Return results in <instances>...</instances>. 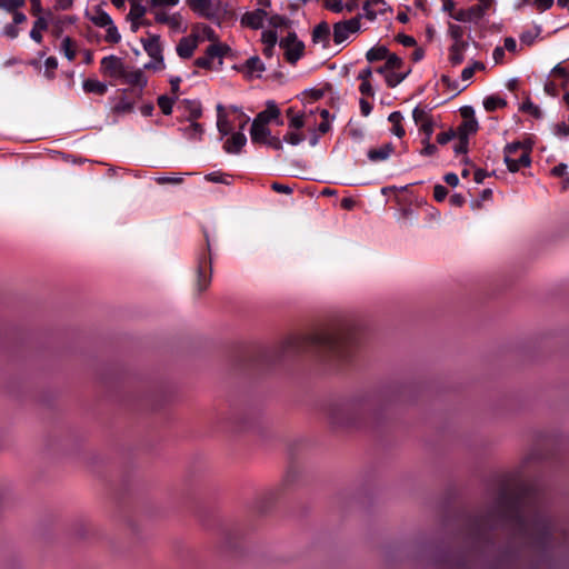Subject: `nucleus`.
<instances>
[{
    "label": "nucleus",
    "mask_w": 569,
    "mask_h": 569,
    "mask_svg": "<svg viewBox=\"0 0 569 569\" xmlns=\"http://www.w3.org/2000/svg\"><path fill=\"white\" fill-rule=\"evenodd\" d=\"M356 343V327L349 320L318 329L308 336H292L284 341V349L305 351L315 349L325 356L347 360Z\"/></svg>",
    "instance_id": "1"
},
{
    "label": "nucleus",
    "mask_w": 569,
    "mask_h": 569,
    "mask_svg": "<svg viewBox=\"0 0 569 569\" xmlns=\"http://www.w3.org/2000/svg\"><path fill=\"white\" fill-rule=\"evenodd\" d=\"M530 142H512L505 147V162L511 172L530 166Z\"/></svg>",
    "instance_id": "2"
},
{
    "label": "nucleus",
    "mask_w": 569,
    "mask_h": 569,
    "mask_svg": "<svg viewBox=\"0 0 569 569\" xmlns=\"http://www.w3.org/2000/svg\"><path fill=\"white\" fill-rule=\"evenodd\" d=\"M207 248L197 256V290L203 292L211 283L212 258L209 234L204 232Z\"/></svg>",
    "instance_id": "3"
},
{
    "label": "nucleus",
    "mask_w": 569,
    "mask_h": 569,
    "mask_svg": "<svg viewBox=\"0 0 569 569\" xmlns=\"http://www.w3.org/2000/svg\"><path fill=\"white\" fill-rule=\"evenodd\" d=\"M569 82V73L566 68L557 64L549 73L545 82V91L549 96L556 97L563 90L562 99L566 103H569V89L567 83Z\"/></svg>",
    "instance_id": "4"
},
{
    "label": "nucleus",
    "mask_w": 569,
    "mask_h": 569,
    "mask_svg": "<svg viewBox=\"0 0 569 569\" xmlns=\"http://www.w3.org/2000/svg\"><path fill=\"white\" fill-rule=\"evenodd\" d=\"M279 46L283 49L287 61L292 64L303 54L305 44L298 39L295 32H289L287 37L282 38Z\"/></svg>",
    "instance_id": "5"
},
{
    "label": "nucleus",
    "mask_w": 569,
    "mask_h": 569,
    "mask_svg": "<svg viewBox=\"0 0 569 569\" xmlns=\"http://www.w3.org/2000/svg\"><path fill=\"white\" fill-rule=\"evenodd\" d=\"M360 30V17H353L349 20L340 21L333 24V41L336 44H341L351 34Z\"/></svg>",
    "instance_id": "6"
},
{
    "label": "nucleus",
    "mask_w": 569,
    "mask_h": 569,
    "mask_svg": "<svg viewBox=\"0 0 569 569\" xmlns=\"http://www.w3.org/2000/svg\"><path fill=\"white\" fill-rule=\"evenodd\" d=\"M124 69L126 66L122 59L114 54H110L101 59L100 71L106 77L121 79Z\"/></svg>",
    "instance_id": "7"
},
{
    "label": "nucleus",
    "mask_w": 569,
    "mask_h": 569,
    "mask_svg": "<svg viewBox=\"0 0 569 569\" xmlns=\"http://www.w3.org/2000/svg\"><path fill=\"white\" fill-rule=\"evenodd\" d=\"M187 3L200 17L209 20H217L219 17V9L213 0H187Z\"/></svg>",
    "instance_id": "8"
},
{
    "label": "nucleus",
    "mask_w": 569,
    "mask_h": 569,
    "mask_svg": "<svg viewBox=\"0 0 569 569\" xmlns=\"http://www.w3.org/2000/svg\"><path fill=\"white\" fill-rule=\"evenodd\" d=\"M226 49L227 48L220 43H212L207 48L204 56L194 60V64L198 68L211 69L214 59H219V62L221 63V58L223 57Z\"/></svg>",
    "instance_id": "9"
},
{
    "label": "nucleus",
    "mask_w": 569,
    "mask_h": 569,
    "mask_svg": "<svg viewBox=\"0 0 569 569\" xmlns=\"http://www.w3.org/2000/svg\"><path fill=\"white\" fill-rule=\"evenodd\" d=\"M461 114L465 118L457 131L458 138L468 139L472 133L478 130V121L473 117V109L471 107H465L461 109Z\"/></svg>",
    "instance_id": "10"
},
{
    "label": "nucleus",
    "mask_w": 569,
    "mask_h": 569,
    "mask_svg": "<svg viewBox=\"0 0 569 569\" xmlns=\"http://www.w3.org/2000/svg\"><path fill=\"white\" fill-rule=\"evenodd\" d=\"M144 51L152 58L160 67H163L162 46L160 36L149 34L147 39H141Z\"/></svg>",
    "instance_id": "11"
},
{
    "label": "nucleus",
    "mask_w": 569,
    "mask_h": 569,
    "mask_svg": "<svg viewBox=\"0 0 569 569\" xmlns=\"http://www.w3.org/2000/svg\"><path fill=\"white\" fill-rule=\"evenodd\" d=\"M268 18L266 9L258 8L253 11H248L241 17V24L252 30H258L263 27L264 20Z\"/></svg>",
    "instance_id": "12"
},
{
    "label": "nucleus",
    "mask_w": 569,
    "mask_h": 569,
    "mask_svg": "<svg viewBox=\"0 0 569 569\" xmlns=\"http://www.w3.org/2000/svg\"><path fill=\"white\" fill-rule=\"evenodd\" d=\"M199 46V39L196 33H190L179 40L177 44V54L182 59H189L192 57L194 50Z\"/></svg>",
    "instance_id": "13"
},
{
    "label": "nucleus",
    "mask_w": 569,
    "mask_h": 569,
    "mask_svg": "<svg viewBox=\"0 0 569 569\" xmlns=\"http://www.w3.org/2000/svg\"><path fill=\"white\" fill-rule=\"evenodd\" d=\"M280 116V110L274 101H268L267 108L259 112L253 121H258L264 124H269L272 120H277L278 124H282L281 120H278Z\"/></svg>",
    "instance_id": "14"
},
{
    "label": "nucleus",
    "mask_w": 569,
    "mask_h": 569,
    "mask_svg": "<svg viewBox=\"0 0 569 569\" xmlns=\"http://www.w3.org/2000/svg\"><path fill=\"white\" fill-rule=\"evenodd\" d=\"M247 143V137L242 132H234L228 138L223 144V149L228 153H239Z\"/></svg>",
    "instance_id": "15"
},
{
    "label": "nucleus",
    "mask_w": 569,
    "mask_h": 569,
    "mask_svg": "<svg viewBox=\"0 0 569 569\" xmlns=\"http://www.w3.org/2000/svg\"><path fill=\"white\" fill-rule=\"evenodd\" d=\"M121 79L130 86L138 87L142 89L147 84V78L144 77V73L140 69H124L123 74Z\"/></svg>",
    "instance_id": "16"
},
{
    "label": "nucleus",
    "mask_w": 569,
    "mask_h": 569,
    "mask_svg": "<svg viewBox=\"0 0 569 569\" xmlns=\"http://www.w3.org/2000/svg\"><path fill=\"white\" fill-rule=\"evenodd\" d=\"M269 136H271V131L268 128V124L258 121H252L250 137L253 143L262 144Z\"/></svg>",
    "instance_id": "17"
},
{
    "label": "nucleus",
    "mask_w": 569,
    "mask_h": 569,
    "mask_svg": "<svg viewBox=\"0 0 569 569\" xmlns=\"http://www.w3.org/2000/svg\"><path fill=\"white\" fill-rule=\"evenodd\" d=\"M395 148L392 143H385L378 148H372L368 151L367 156L370 161L379 162L387 160L393 152Z\"/></svg>",
    "instance_id": "18"
},
{
    "label": "nucleus",
    "mask_w": 569,
    "mask_h": 569,
    "mask_svg": "<svg viewBox=\"0 0 569 569\" xmlns=\"http://www.w3.org/2000/svg\"><path fill=\"white\" fill-rule=\"evenodd\" d=\"M353 409V406L348 403L343 405L342 407L336 409L332 412V422L336 425H349L353 422V418L350 416L351 411Z\"/></svg>",
    "instance_id": "19"
},
{
    "label": "nucleus",
    "mask_w": 569,
    "mask_h": 569,
    "mask_svg": "<svg viewBox=\"0 0 569 569\" xmlns=\"http://www.w3.org/2000/svg\"><path fill=\"white\" fill-rule=\"evenodd\" d=\"M468 42H453L449 48V61L452 66H458L465 60V51Z\"/></svg>",
    "instance_id": "20"
},
{
    "label": "nucleus",
    "mask_w": 569,
    "mask_h": 569,
    "mask_svg": "<svg viewBox=\"0 0 569 569\" xmlns=\"http://www.w3.org/2000/svg\"><path fill=\"white\" fill-rule=\"evenodd\" d=\"M330 40V28L327 22H320L312 31V41L327 47Z\"/></svg>",
    "instance_id": "21"
},
{
    "label": "nucleus",
    "mask_w": 569,
    "mask_h": 569,
    "mask_svg": "<svg viewBox=\"0 0 569 569\" xmlns=\"http://www.w3.org/2000/svg\"><path fill=\"white\" fill-rule=\"evenodd\" d=\"M82 89L87 93H94L98 96H103L108 91V86L104 82H101L97 79H86L82 82Z\"/></svg>",
    "instance_id": "22"
},
{
    "label": "nucleus",
    "mask_w": 569,
    "mask_h": 569,
    "mask_svg": "<svg viewBox=\"0 0 569 569\" xmlns=\"http://www.w3.org/2000/svg\"><path fill=\"white\" fill-rule=\"evenodd\" d=\"M217 128L219 133L224 137L231 132V123L229 122L222 104L217 106Z\"/></svg>",
    "instance_id": "23"
},
{
    "label": "nucleus",
    "mask_w": 569,
    "mask_h": 569,
    "mask_svg": "<svg viewBox=\"0 0 569 569\" xmlns=\"http://www.w3.org/2000/svg\"><path fill=\"white\" fill-rule=\"evenodd\" d=\"M180 131L189 140H200L203 134L202 126L196 121H190L189 124L180 128Z\"/></svg>",
    "instance_id": "24"
},
{
    "label": "nucleus",
    "mask_w": 569,
    "mask_h": 569,
    "mask_svg": "<svg viewBox=\"0 0 569 569\" xmlns=\"http://www.w3.org/2000/svg\"><path fill=\"white\" fill-rule=\"evenodd\" d=\"M191 33H196L198 36L199 43L204 40H210V41L217 40V34H216L214 30L211 27L206 26V24H196L192 28Z\"/></svg>",
    "instance_id": "25"
},
{
    "label": "nucleus",
    "mask_w": 569,
    "mask_h": 569,
    "mask_svg": "<svg viewBox=\"0 0 569 569\" xmlns=\"http://www.w3.org/2000/svg\"><path fill=\"white\" fill-rule=\"evenodd\" d=\"M492 0H478V3L468 8L469 14L473 21L481 19L491 7Z\"/></svg>",
    "instance_id": "26"
},
{
    "label": "nucleus",
    "mask_w": 569,
    "mask_h": 569,
    "mask_svg": "<svg viewBox=\"0 0 569 569\" xmlns=\"http://www.w3.org/2000/svg\"><path fill=\"white\" fill-rule=\"evenodd\" d=\"M389 122L392 124V133L398 138H402L406 133L405 128L402 127L403 117L401 112L393 111L388 117Z\"/></svg>",
    "instance_id": "27"
},
{
    "label": "nucleus",
    "mask_w": 569,
    "mask_h": 569,
    "mask_svg": "<svg viewBox=\"0 0 569 569\" xmlns=\"http://www.w3.org/2000/svg\"><path fill=\"white\" fill-rule=\"evenodd\" d=\"M90 20L94 26L100 28H106L107 26L111 24V22H113L110 14L99 7L94 8V13Z\"/></svg>",
    "instance_id": "28"
},
{
    "label": "nucleus",
    "mask_w": 569,
    "mask_h": 569,
    "mask_svg": "<svg viewBox=\"0 0 569 569\" xmlns=\"http://www.w3.org/2000/svg\"><path fill=\"white\" fill-rule=\"evenodd\" d=\"M147 12V8L141 4L140 1H130V11L127 16V20L129 22L131 21H138L139 19L144 17Z\"/></svg>",
    "instance_id": "29"
},
{
    "label": "nucleus",
    "mask_w": 569,
    "mask_h": 569,
    "mask_svg": "<svg viewBox=\"0 0 569 569\" xmlns=\"http://www.w3.org/2000/svg\"><path fill=\"white\" fill-rule=\"evenodd\" d=\"M409 72L410 70L403 72H397V70H388L387 72L382 73L385 74L388 87L395 88L406 79Z\"/></svg>",
    "instance_id": "30"
},
{
    "label": "nucleus",
    "mask_w": 569,
    "mask_h": 569,
    "mask_svg": "<svg viewBox=\"0 0 569 569\" xmlns=\"http://www.w3.org/2000/svg\"><path fill=\"white\" fill-rule=\"evenodd\" d=\"M246 68L250 76L260 77V74L264 71V64L257 56L251 57L246 61Z\"/></svg>",
    "instance_id": "31"
},
{
    "label": "nucleus",
    "mask_w": 569,
    "mask_h": 569,
    "mask_svg": "<svg viewBox=\"0 0 569 569\" xmlns=\"http://www.w3.org/2000/svg\"><path fill=\"white\" fill-rule=\"evenodd\" d=\"M413 121L419 128L423 127L426 123L433 122L429 111L421 107H416L412 111Z\"/></svg>",
    "instance_id": "32"
},
{
    "label": "nucleus",
    "mask_w": 569,
    "mask_h": 569,
    "mask_svg": "<svg viewBox=\"0 0 569 569\" xmlns=\"http://www.w3.org/2000/svg\"><path fill=\"white\" fill-rule=\"evenodd\" d=\"M48 28V22L44 18L39 17L30 31V38L36 42L40 43L42 41L41 32Z\"/></svg>",
    "instance_id": "33"
},
{
    "label": "nucleus",
    "mask_w": 569,
    "mask_h": 569,
    "mask_svg": "<svg viewBox=\"0 0 569 569\" xmlns=\"http://www.w3.org/2000/svg\"><path fill=\"white\" fill-rule=\"evenodd\" d=\"M403 64L401 58L396 54H390L388 52V57L386 58V63L383 67L377 69L378 72H387L388 70H399Z\"/></svg>",
    "instance_id": "34"
},
{
    "label": "nucleus",
    "mask_w": 569,
    "mask_h": 569,
    "mask_svg": "<svg viewBox=\"0 0 569 569\" xmlns=\"http://www.w3.org/2000/svg\"><path fill=\"white\" fill-rule=\"evenodd\" d=\"M388 49L385 46H378L369 49L366 58L369 62L380 61L388 57Z\"/></svg>",
    "instance_id": "35"
},
{
    "label": "nucleus",
    "mask_w": 569,
    "mask_h": 569,
    "mask_svg": "<svg viewBox=\"0 0 569 569\" xmlns=\"http://www.w3.org/2000/svg\"><path fill=\"white\" fill-rule=\"evenodd\" d=\"M506 106V100L498 96H489L483 100V107L488 112L496 111L497 109L503 108Z\"/></svg>",
    "instance_id": "36"
},
{
    "label": "nucleus",
    "mask_w": 569,
    "mask_h": 569,
    "mask_svg": "<svg viewBox=\"0 0 569 569\" xmlns=\"http://www.w3.org/2000/svg\"><path fill=\"white\" fill-rule=\"evenodd\" d=\"M311 114H306L301 112L300 114H292L290 121L288 122V128L291 130H300L309 122V118Z\"/></svg>",
    "instance_id": "37"
},
{
    "label": "nucleus",
    "mask_w": 569,
    "mask_h": 569,
    "mask_svg": "<svg viewBox=\"0 0 569 569\" xmlns=\"http://www.w3.org/2000/svg\"><path fill=\"white\" fill-rule=\"evenodd\" d=\"M61 51L69 61L76 58V43L70 37H66L61 42Z\"/></svg>",
    "instance_id": "38"
},
{
    "label": "nucleus",
    "mask_w": 569,
    "mask_h": 569,
    "mask_svg": "<svg viewBox=\"0 0 569 569\" xmlns=\"http://www.w3.org/2000/svg\"><path fill=\"white\" fill-rule=\"evenodd\" d=\"M177 100L176 97H168V96H160L158 98V106L161 109L162 113L166 116L171 114L172 107L174 101Z\"/></svg>",
    "instance_id": "39"
},
{
    "label": "nucleus",
    "mask_w": 569,
    "mask_h": 569,
    "mask_svg": "<svg viewBox=\"0 0 569 569\" xmlns=\"http://www.w3.org/2000/svg\"><path fill=\"white\" fill-rule=\"evenodd\" d=\"M305 139L306 137L302 132L291 129H289V131L283 136V141L291 146H298L305 141Z\"/></svg>",
    "instance_id": "40"
},
{
    "label": "nucleus",
    "mask_w": 569,
    "mask_h": 569,
    "mask_svg": "<svg viewBox=\"0 0 569 569\" xmlns=\"http://www.w3.org/2000/svg\"><path fill=\"white\" fill-rule=\"evenodd\" d=\"M448 33L453 42H466L463 40L465 29L461 26L449 23Z\"/></svg>",
    "instance_id": "41"
},
{
    "label": "nucleus",
    "mask_w": 569,
    "mask_h": 569,
    "mask_svg": "<svg viewBox=\"0 0 569 569\" xmlns=\"http://www.w3.org/2000/svg\"><path fill=\"white\" fill-rule=\"evenodd\" d=\"M26 0H0V9L7 12H14L19 8L24 7Z\"/></svg>",
    "instance_id": "42"
},
{
    "label": "nucleus",
    "mask_w": 569,
    "mask_h": 569,
    "mask_svg": "<svg viewBox=\"0 0 569 569\" xmlns=\"http://www.w3.org/2000/svg\"><path fill=\"white\" fill-rule=\"evenodd\" d=\"M104 40L109 43H118L121 40V36L118 31V28L113 22L106 27Z\"/></svg>",
    "instance_id": "43"
},
{
    "label": "nucleus",
    "mask_w": 569,
    "mask_h": 569,
    "mask_svg": "<svg viewBox=\"0 0 569 569\" xmlns=\"http://www.w3.org/2000/svg\"><path fill=\"white\" fill-rule=\"evenodd\" d=\"M113 109L117 113L131 112L133 109V102L126 97H121Z\"/></svg>",
    "instance_id": "44"
},
{
    "label": "nucleus",
    "mask_w": 569,
    "mask_h": 569,
    "mask_svg": "<svg viewBox=\"0 0 569 569\" xmlns=\"http://www.w3.org/2000/svg\"><path fill=\"white\" fill-rule=\"evenodd\" d=\"M204 179L207 181H210V182H214V183H224V184H229L230 183V176L229 174H224V173H221V172H211V173H208Z\"/></svg>",
    "instance_id": "45"
},
{
    "label": "nucleus",
    "mask_w": 569,
    "mask_h": 569,
    "mask_svg": "<svg viewBox=\"0 0 569 569\" xmlns=\"http://www.w3.org/2000/svg\"><path fill=\"white\" fill-rule=\"evenodd\" d=\"M267 19L269 21V24L274 29L287 27L289 23L288 18L280 14H272L270 17L268 16Z\"/></svg>",
    "instance_id": "46"
},
{
    "label": "nucleus",
    "mask_w": 569,
    "mask_h": 569,
    "mask_svg": "<svg viewBox=\"0 0 569 569\" xmlns=\"http://www.w3.org/2000/svg\"><path fill=\"white\" fill-rule=\"evenodd\" d=\"M261 41H262L263 46H276L278 42L277 32L273 30L262 31Z\"/></svg>",
    "instance_id": "47"
},
{
    "label": "nucleus",
    "mask_w": 569,
    "mask_h": 569,
    "mask_svg": "<svg viewBox=\"0 0 569 569\" xmlns=\"http://www.w3.org/2000/svg\"><path fill=\"white\" fill-rule=\"evenodd\" d=\"M157 183L159 184H180L183 182V178L181 176H160L156 178Z\"/></svg>",
    "instance_id": "48"
},
{
    "label": "nucleus",
    "mask_w": 569,
    "mask_h": 569,
    "mask_svg": "<svg viewBox=\"0 0 569 569\" xmlns=\"http://www.w3.org/2000/svg\"><path fill=\"white\" fill-rule=\"evenodd\" d=\"M46 76L49 79L53 78V71L58 68V60L56 57H49L44 61Z\"/></svg>",
    "instance_id": "49"
},
{
    "label": "nucleus",
    "mask_w": 569,
    "mask_h": 569,
    "mask_svg": "<svg viewBox=\"0 0 569 569\" xmlns=\"http://www.w3.org/2000/svg\"><path fill=\"white\" fill-rule=\"evenodd\" d=\"M188 103H189V107H190L189 108V118H188V120L189 121H196L202 114L201 107L198 103H193V102H188Z\"/></svg>",
    "instance_id": "50"
},
{
    "label": "nucleus",
    "mask_w": 569,
    "mask_h": 569,
    "mask_svg": "<svg viewBox=\"0 0 569 569\" xmlns=\"http://www.w3.org/2000/svg\"><path fill=\"white\" fill-rule=\"evenodd\" d=\"M451 17L455 20L461 21V22H471V21H473L471 16L469 14V10L468 9H461V10H458L457 12H452Z\"/></svg>",
    "instance_id": "51"
},
{
    "label": "nucleus",
    "mask_w": 569,
    "mask_h": 569,
    "mask_svg": "<svg viewBox=\"0 0 569 569\" xmlns=\"http://www.w3.org/2000/svg\"><path fill=\"white\" fill-rule=\"evenodd\" d=\"M326 8L336 13H340L346 9L342 0H326Z\"/></svg>",
    "instance_id": "52"
},
{
    "label": "nucleus",
    "mask_w": 569,
    "mask_h": 569,
    "mask_svg": "<svg viewBox=\"0 0 569 569\" xmlns=\"http://www.w3.org/2000/svg\"><path fill=\"white\" fill-rule=\"evenodd\" d=\"M457 136V132L453 131L452 129L448 130V131H445V132H441L437 136V142L439 144H446L448 143L449 141H451L455 137Z\"/></svg>",
    "instance_id": "53"
},
{
    "label": "nucleus",
    "mask_w": 569,
    "mask_h": 569,
    "mask_svg": "<svg viewBox=\"0 0 569 569\" xmlns=\"http://www.w3.org/2000/svg\"><path fill=\"white\" fill-rule=\"evenodd\" d=\"M262 144L268 146L274 150H281L283 147L282 140H280L278 137L272 136V134L269 136Z\"/></svg>",
    "instance_id": "54"
},
{
    "label": "nucleus",
    "mask_w": 569,
    "mask_h": 569,
    "mask_svg": "<svg viewBox=\"0 0 569 569\" xmlns=\"http://www.w3.org/2000/svg\"><path fill=\"white\" fill-rule=\"evenodd\" d=\"M448 196V190L442 184H437L433 188V197L438 202L443 201Z\"/></svg>",
    "instance_id": "55"
},
{
    "label": "nucleus",
    "mask_w": 569,
    "mask_h": 569,
    "mask_svg": "<svg viewBox=\"0 0 569 569\" xmlns=\"http://www.w3.org/2000/svg\"><path fill=\"white\" fill-rule=\"evenodd\" d=\"M168 26L172 29V30H179L182 26V17L180 13H173L170 16V18L168 19Z\"/></svg>",
    "instance_id": "56"
},
{
    "label": "nucleus",
    "mask_w": 569,
    "mask_h": 569,
    "mask_svg": "<svg viewBox=\"0 0 569 569\" xmlns=\"http://www.w3.org/2000/svg\"><path fill=\"white\" fill-rule=\"evenodd\" d=\"M18 34H19V30H18V28L16 27L14 23L6 24L3 30H2V36L8 37L10 39L17 38Z\"/></svg>",
    "instance_id": "57"
},
{
    "label": "nucleus",
    "mask_w": 569,
    "mask_h": 569,
    "mask_svg": "<svg viewBox=\"0 0 569 569\" xmlns=\"http://www.w3.org/2000/svg\"><path fill=\"white\" fill-rule=\"evenodd\" d=\"M180 0H150L151 8L174 7Z\"/></svg>",
    "instance_id": "58"
},
{
    "label": "nucleus",
    "mask_w": 569,
    "mask_h": 569,
    "mask_svg": "<svg viewBox=\"0 0 569 569\" xmlns=\"http://www.w3.org/2000/svg\"><path fill=\"white\" fill-rule=\"evenodd\" d=\"M423 148L420 151L422 156H433L438 151L437 147L427 140H421Z\"/></svg>",
    "instance_id": "59"
},
{
    "label": "nucleus",
    "mask_w": 569,
    "mask_h": 569,
    "mask_svg": "<svg viewBox=\"0 0 569 569\" xmlns=\"http://www.w3.org/2000/svg\"><path fill=\"white\" fill-rule=\"evenodd\" d=\"M468 150V139L459 138L458 143L455 144L453 151L456 154L466 153Z\"/></svg>",
    "instance_id": "60"
},
{
    "label": "nucleus",
    "mask_w": 569,
    "mask_h": 569,
    "mask_svg": "<svg viewBox=\"0 0 569 569\" xmlns=\"http://www.w3.org/2000/svg\"><path fill=\"white\" fill-rule=\"evenodd\" d=\"M433 126H435V122H431V123H426V124H423V127L419 128L420 132L423 134L422 140L430 141L431 136L433 133Z\"/></svg>",
    "instance_id": "61"
},
{
    "label": "nucleus",
    "mask_w": 569,
    "mask_h": 569,
    "mask_svg": "<svg viewBox=\"0 0 569 569\" xmlns=\"http://www.w3.org/2000/svg\"><path fill=\"white\" fill-rule=\"evenodd\" d=\"M271 189L276 192H279V193H286V194H289L292 192V188L289 187L288 184H282V183H279V182H273L271 184Z\"/></svg>",
    "instance_id": "62"
},
{
    "label": "nucleus",
    "mask_w": 569,
    "mask_h": 569,
    "mask_svg": "<svg viewBox=\"0 0 569 569\" xmlns=\"http://www.w3.org/2000/svg\"><path fill=\"white\" fill-rule=\"evenodd\" d=\"M555 134L559 138H566L569 134V127L566 123H559L555 127Z\"/></svg>",
    "instance_id": "63"
},
{
    "label": "nucleus",
    "mask_w": 569,
    "mask_h": 569,
    "mask_svg": "<svg viewBox=\"0 0 569 569\" xmlns=\"http://www.w3.org/2000/svg\"><path fill=\"white\" fill-rule=\"evenodd\" d=\"M359 91L363 94V96H373V89H372V86L369 81H362L360 87H359Z\"/></svg>",
    "instance_id": "64"
}]
</instances>
